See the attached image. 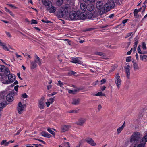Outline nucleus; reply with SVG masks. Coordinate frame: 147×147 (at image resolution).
<instances>
[{
  "mask_svg": "<svg viewBox=\"0 0 147 147\" xmlns=\"http://www.w3.org/2000/svg\"><path fill=\"white\" fill-rule=\"evenodd\" d=\"M115 5V3L113 1H109L105 4L104 5V9L102 11L99 13L100 15H102L106 12H107L111 9L113 8Z\"/></svg>",
  "mask_w": 147,
  "mask_h": 147,
  "instance_id": "4",
  "label": "nucleus"
},
{
  "mask_svg": "<svg viewBox=\"0 0 147 147\" xmlns=\"http://www.w3.org/2000/svg\"><path fill=\"white\" fill-rule=\"evenodd\" d=\"M134 70H137L139 69V67L138 66V64L134 61H132Z\"/></svg>",
  "mask_w": 147,
  "mask_h": 147,
  "instance_id": "28",
  "label": "nucleus"
},
{
  "mask_svg": "<svg viewBox=\"0 0 147 147\" xmlns=\"http://www.w3.org/2000/svg\"><path fill=\"white\" fill-rule=\"evenodd\" d=\"M140 45H139L138 47V49H137V50H138V52L140 54H141V53H142V51H141V49L140 48Z\"/></svg>",
  "mask_w": 147,
  "mask_h": 147,
  "instance_id": "49",
  "label": "nucleus"
},
{
  "mask_svg": "<svg viewBox=\"0 0 147 147\" xmlns=\"http://www.w3.org/2000/svg\"><path fill=\"white\" fill-rule=\"evenodd\" d=\"M140 58L141 60H143L144 61L146 62L147 61V55H140Z\"/></svg>",
  "mask_w": 147,
  "mask_h": 147,
  "instance_id": "27",
  "label": "nucleus"
},
{
  "mask_svg": "<svg viewBox=\"0 0 147 147\" xmlns=\"http://www.w3.org/2000/svg\"><path fill=\"white\" fill-rule=\"evenodd\" d=\"M0 71L4 72V74L7 76L10 73V71L8 68L6 67L5 66L0 65Z\"/></svg>",
  "mask_w": 147,
  "mask_h": 147,
  "instance_id": "6",
  "label": "nucleus"
},
{
  "mask_svg": "<svg viewBox=\"0 0 147 147\" xmlns=\"http://www.w3.org/2000/svg\"><path fill=\"white\" fill-rule=\"evenodd\" d=\"M14 96V92L10 93L6 96V99L9 102H11L13 100Z\"/></svg>",
  "mask_w": 147,
  "mask_h": 147,
  "instance_id": "12",
  "label": "nucleus"
},
{
  "mask_svg": "<svg viewBox=\"0 0 147 147\" xmlns=\"http://www.w3.org/2000/svg\"><path fill=\"white\" fill-rule=\"evenodd\" d=\"M141 141L144 142L146 144V143L147 142V133L142 138Z\"/></svg>",
  "mask_w": 147,
  "mask_h": 147,
  "instance_id": "29",
  "label": "nucleus"
},
{
  "mask_svg": "<svg viewBox=\"0 0 147 147\" xmlns=\"http://www.w3.org/2000/svg\"><path fill=\"white\" fill-rule=\"evenodd\" d=\"M44 5L45 6H47L48 7L52 6V3L51 2L48 0H42Z\"/></svg>",
  "mask_w": 147,
  "mask_h": 147,
  "instance_id": "20",
  "label": "nucleus"
},
{
  "mask_svg": "<svg viewBox=\"0 0 147 147\" xmlns=\"http://www.w3.org/2000/svg\"><path fill=\"white\" fill-rule=\"evenodd\" d=\"M94 54L95 55H98L99 56L102 57H105V54L102 52L96 51L94 52Z\"/></svg>",
  "mask_w": 147,
  "mask_h": 147,
  "instance_id": "26",
  "label": "nucleus"
},
{
  "mask_svg": "<svg viewBox=\"0 0 147 147\" xmlns=\"http://www.w3.org/2000/svg\"><path fill=\"white\" fill-rule=\"evenodd\" d=\"M102 106L100 104H99L98 105V109L99 111H100V110L101 109Z\"/></svg>",
  "mask_w": 147,
  "mask_h": 147,
  "instance_id": "61",
  "label": "nucleus"
},
{
  "mask_svg": "<svg viewBox=\"0 0 147 147\" xmlns=\"http://www.w3.org/2000/svg\"><path fill=\"white\" fill-rule=\"evenodd\" d=\"M146 143L144 142H142L141 141L139 142V144H135L134 147H145Z\"/></svg>",
  "mask_w": 147,
  "mask_h": 147,
  "instance_id": "18",
  "label": "nucleus"
},
{
  "mask_svg": "<svg viewBox=\"0 0 147 147\" xmlns=\"http://www.w3.org/2000/svg\"><path fill=\"white\" fill-rule=\"evenodd\" d=\"M1 46H2V48L4 49L5 50H7L8 51H10L7 48V47L4 45V43H3V44H2Z\"/></svg>",
  "mask_w": 147,
  "mask_h": 147,
  "instance_id": "39",
  "label": "nucleus"
},
{
  "mask_svg": "<svg viewBox=\"0 0 147 147\" xmlns=\"http://www.w3.org/2000/svg\"><path fill=\"white\" fill-rule=\"evenodd\" d=\"M123 129L121 127L117 129V134H119L120 133L121 131L123 130Z\"/></svg>",
  "mask_w": 147,
  "mask_h": 147,
  "instance_id": "40",
  "label": "nucleus"
},
{
  "mask_svg": "<svg viewBox=\"0 0 147 147\" xmlns=\"http://www.w3.org/2000/svg\"><path fill=\"white\" fill-rule=\"evenodd\" d=\"M115 79V83L116 84L118 88L119 89L120 87L121 82V80L120 78V76L119 75V73H117L116 74Z\"/></svg>",
  "mask_w": 147,
  "mask_h": 147,
  "instance_id": "7",
  "label": "nucleus"
},
{
  "mask_svg": "<svg viewBox=\"0 0 147 147\" xmlns=\"http://www.w3.org/2000/svg\"><path fill=\"white\" fill-rule=\"evenodd\" d=\"M132 50H133V48H131V49L130 50V51H128L127 52V55H130L131 54V53L132 52Z\"/></svg>",
  "mask_w": 147,
  "mask_h": 147,
  "instance_id": "55",
  "label": "nucleus"
},
{
  "mask_svg": "<svg viewBox=\"0 0 147 147\" xmlns=\"http://www.w3.org/2000/svg\"><path fill=\"white\" fill-rule=\"evenodd\" d=\"M81 16H82V17L84 18L83 20L86 18L90 19L92 17L93 14L92 12L88 11L87 12L86 15H85L82 12H81Z\"/></svg>",
  "mask_w": 147,
  "mask_h": 147,
  "instance_id": "8",
  "label": "nucleus"
},
{
  "mask_svg": "<svg viewBox=\"0 0 147 147\" xmlns=\"http://www.w3.org/2000/svg\"><path fill=\"white\" fill-rule=\"evenodd\" d=\"M8 78L10 83H12L15 80V76L14 75L12 74H8Z\"/></svg>",
  "mask_w": 147,
  "mask_h": 147,
  "instance_id": "17",
  "label": "nucleus"
},
{
  "mask_svg": "<svg viewBox=\"0 0 147 147\" xmlns=\"http://www.w3.org/2000/svg\"><path fill=\"white\" fill-rule=\"evenodd\" d=\"M6 105V104H4L2 102H1L0 103V110H1Z\"/></svg>",
  "mask_w": 147,
  "mask_h": 147,
  "instance_id": "35",
  "label": "nucleus"
},
{
  "mask_svg": "<svg viewBox=\"0 0 147 147\" xmlns=\"http://www.w3.org/2000/svg\"><path fill=\"white\" fill-rule=\"evenodd\" d=\"M54 97H53L52 98H50L49 100H47V101H49V102H50V103H53L54 100Z\"/></svg>",
  "mask_w": 147,
  "mask_h": 147,
  "instance_id": "48",
  "label": "nucleus"
},
{
  "mask_svg": "<svg viewBox=\"0 0 147 147\" xmlns=\"http://www.w3.org/2000/svg\"><path fill=\"white\" fill-rule=\"evenodd\" d=\"M41 135L42 136L48 138H50L51 136V135L48 133L43 131L41 132Z\"/></svg>",
  "mask_w": 147,
  "mask_h": 147,
  "instance_id": "23",
  "label": "nucleus"
},
{
  "mask_svg": "<svg viewBox=\"0 0 147 147\" xmlns=\"http://www.w3.org/2000/svg\"><path fill=\"white\" fill-rule=\"evenodd\" d=\"M17 76H18V78H19L21 80H22V78H21L20 76V73H17Z\"/></svg>",
  "mask_w": 147,
  "mask_h": 147,
  "instance_id": "59",
  "label": "nucleus"
},
{
  "mask_svg": "<svg viewBox=\"0 0 147 147\" xmlns=\"http://www.w3.org/2000/svg\"><path fill=\"white\" fill-rule=\"evenodd\" d=\"M68 112L69 113H77V112L76 110H71V111H68Z\"/></svg>",
  "mask_w": 147,
  "mask_h": 147,
  "instance_id": "53",
  "label": "nucleus"
},
{
  "mask_svg": "<svg viewBox=\"0 0 147 147\" xmlns=\"http://www.w3.org/2000/svg\"><path fill=\"white\" fill-rule=\"evenodd\" d=\"M47 9L49 11L50 13H55L56 10L55 7L52 5L51 6V7H48Z\"/></svg>",
  "mask_w": 147,
  "mask_h": 147,
  "instance_id": "21",
  "label": "nucleus"
},
{
  "mask_svg": "<svg viewBox=\"0 0 147 147\" xmlns=\"http://www.w3.org/2000/svg\"><path fill=\"white\" fill-rule=\"evenodd\" d=\"M146 7V5H144L142 7V8H143V10L142 11V13L144 12L145 11V9Z\"/></svg>",
  "mask_w": 147,
  "mask_h": 147,
  "instance_id": "52",
  "label": "nucleus"
},
{
  "mask_svg": "<svg viewBox=\"0 0 147 147\" xmlns=\"http://www.w3.org/2000/svg\"><path fill=\"white\" fill-rule=\"evenodd\" d=\"M96 7L100 11V12L101 11H102L104 9V5H103V3L102 2L98 1L96 3Z\"/></svg>",
  "mask_w": 147,
  "mask_h": 147,
  "instance_id": "11",
  "label": "nucleus"
},
{
  "mask_svg": "<svg viewBox=\"0 0 147 147\" xmlns=\"http://www.w3.org/2000/svg\"><path fill=\"white\" fill-rule=\"evenodd\" d=\"M26 107V105L25 104H22V103L20 102L18 104L17 107V109L18 113L19 114H21L23 113V111L24 110V109Z\"/></svg>",
  "mask_w": 147,
  "mask_h": 147,
  "instance_id": "5",
  "label": "nucleus"
},
{
  "mask_svg": "<svg viewBox=\"0 0 147 147\" xmlns=\"http://www.w3.org/2000/svg\"><path fill=\"white\" fill-rule=\"evenodd\" d=\"M71 127V126L70 125H64L62 126L61 129V132H64L68 131Z\"/></svg>",
  "mask_w": 147,
  "mask_h": 147,
  "instance_id": "15",
  "label": "nucleus"
},
{
  "mask_svg": "<svg viewBox=\"0 0 147 147\" xmlns=\"http://www.w3.org/2000/svg\"><path fill=\"white\" fill-rule=\"evenodd\" d=\"M85 2H87L89 1L91 3H93L95 2V0H83Z\"/></svg>",
  "mask_w": 147,
  "mask_h": 147,
  "instance_id": "47",
  "label": "nucleus"
},
{
  "mask_svg": "<svg viewBox=\"0 0 147 147\" xmlns=\"http://www.w3.org/2000/svg\"><path fill=\"white\" fill-rule=\"evenodd\" d=\"M134 16L136 17V18H138L139 17V16L138 15V13H134Z\"/></svg>",
  "mask_w": 147,
  "mask_h": 147,
  "instance_id": "63",
  "label": "nucleus"
},
{
  "mask_svg": "<svg viewBox=\"0 0 147 147\" xmlns=\"http://www.w3.org/2000/svg\"><path fill=\"white\" fill-rule=\"evenodd\" d=\"M45 98L44 97H42L39 101V107L40 109H43L44 107V100Z\"/></svg>",
  "mask_w": 147,
  "mask_h": 147,
  "instance_id": "14",
  "label": "nucleus"
},
{
  "mask_svg": "<svg viewBox=\"0 0 147 147\" xmlns=\"http://www.w3.org/2000/svg\"><path fill=\"white\" fill-rule=\"evenodd\" d=\"M80 101V98H74L73 99L72 104L75 105H78L79 104Z\"/></svg>",
  "mask_w": 147,
  "mask_h": 147,
  "instance_id": "25",
  "label": "nucleus"
},
{
  "mask_svg": "<svg viewBox=\"0 0 147 147\" xmlns=\"http://www.w3.org/2000/svg\"><path fill=\"white\" fill-rule=\"evenodd\" d=\"M95 9V7L92 4H88L87 5V9L88 11L92 12L94 11Z\"/></svg>",
  "mask_w": 147,
  "mask_h": 147,
  "instance_id": "16",
  "label": "nucleus"
},
{
  "mask_svg": "<svg viewBox=\"0 0 147 147\" xmlns=\"http://www.w3.org/2000/svg\"><path fill=\"white\" fill-rule=\"evenodd\" d=\"M8 5H9V6H10L12 7L14 9H16L17 8V7H15V6L11 4H9Z\"/></svg>",
  "mask_w": 147,
  "mask_h": 147,
  "instance_id": "64",
  "label": "nucleus"
},
{
  "mask_svg": "<svg viewBox=\"0 0 147 147\" xmlns=\"http://www.w3.org/2000/svg\"><path fill=\"white\" fill-rule=\"evenodd\" d=\"M86 121V118H81L78 119V121L76 123V124L79 126H83Z\"/></svg>",
  "mask_w": 147,
  "mask_h": 147,
  "instance_id": "10",
  "label": "nucleus"
},
{
  "mask_svg": "<svg viewBox=\"0 0 147 147\" xmlns=\"http://www.w3.org/2000/svg\"><path fill=\"white\" fill-rule=\"evenodd\" d=\"M135 42L134 43V45L137 46V44L138 43V38L137 37H136L135 38Z\"/></svg>",
  "mask_w": 147,
  "mask_h": 147,
  "instance_id": "41",
  "label": "nucleus"
},
{
  "mask_svg": "<svg viewBox=\"0 0 147 147\" xmlns=\"http://www.w3.org/2000/svg\"><path fill=\"white\" fill-rule=\"evenodd\" d=\"M131 61V56H129L127 57L126 59V61L127 62H129Z\"/></svg>",
  "mask_w": 147,
  "mask_h": 147,
  "instance_id": "45",
  "label": "nucleus"
},
{
  "mask_svg": "<svg viewBox=\"0 0 147 147\" xmlns=\"http://www.w3.org/2000/svg\"><path fill=\"white\" fill-rule=\"evenodd\" d=\"M5 10L7 12H9L10 14L13 16V17L14 16V15L13 14L11 11H10L9 9H8L7 7H5Z\"/></svg>",
  "mask_w": 147,
  "mask_h": 147,
  "instance_id": "34",
  "label": "nucleus"
},
{
  "mask_svg": "<svg viewBox=\"0 0 147 147\" xmlns=\"http://www.w3.org/2000/svg\"><path fill=\"white\" fill-rule=\"evenodd\" d=\"M80 7L81 9L83 12H84L87 8V5L84 3H80Z\"/></svg>",
  "mask_w": 147,
  "mask_h": 147,
  "instance_id": "19",
  "label": "nucleus"
},
{
  "mask_svg": "<svg viewBox=\"0 0 147 147\" xmlns=\"http://www.w3.org/2000/svg\"><path fill=\"white\" fill-rule=\"evenodd\" d=\"M70 19L71 20L81 19L83 20L84 18L82 17L81 13L80 11H78L76 12L75 11H71L69 14Z\"/></svg>",
  "mask_w": 147,
  "mask_h": 147,
  "instance_id": "3",
  "label": "nucleus"
},
{
  "mask_svg": "<svg viewBox=\"0 0 147 147\" xmlns=\"http://www.w3.org/2000/svg\"><path fill=\"white\" fill-rule=\"evenodd\" d=\"M130 66L129 65H127L125 66L124 68L125 69V71L126 73V76L128 79L130 78Z\"/></svg>",
  "mask_w": 147,
  "mask_h": 147,
  "instance_id": "13",
  "label": "nucleus"
},
{
  "mask_svg": "<svg viewBox=\"0 0 147 147\" xmlns=\"http://www.w3.org/2000/svg\"><path fill=\"white\" fill-rule=\"evenodd\" d=\"M142 48L144 50H145L146 49V47L145 42H143L142 43Z\"/></svg>",
  "mask_w": 147,
  "mask_h": 147,
  "instance_id": "42",
  "label": "nucleus"
},
{
  "mask_svg": "<svg viewBox=\"0 0 147 147\" xmlns=\"http://www.w3.org/2000/svg\"><path fill=\"white\" fill-rule=\"evenodd\" d=\"M77 91V90H68V93L69 94H75Z\"/></svg>",
  "mask_w": 147,
  "mask_h": 147,
  "instance_id": "38",
  "label": "nucleus"
},
{
  "mask_svg": "<svg viewBox=\"0 0 147 147\" xmlns=\"http://www.w3.org/2000/svg\"><path fill=\"white\" fill-rule=\"evenodd\" d=\"M63 146H61L59 145V147H70L69 144V142H66L64 143L63 144Z\"/></svg>",
  "mask_w": 147,
  "mask_h": 147,
  "instance_id": "31",
  "label": "nucleus"
},
{
  "mask_svg": "<svg viewBox=\"0 0 147 147\" xmlns=\"http://www.w3.org/2000/svg\"><path fill=\"white\" fill-rule=\"evenodd\" d=\"M19 87L18 85H16L14 87V89L16 91H17L18 88Z\"/></svg>",
  "mask_w": 147,
  "mask_h": 147,
  "instance_id": "57",
  "label": "nucleus"
},
{
  "mask_svg": "<svg viewBox=\"0 0 147 147\" xmlns=\"http://www.w3.org/2000/svg\"><path fill=\"white\" fill-rule=\"evenodd\" d=\"M85 141L87 143L92 146H94L96 145V142L91 138L87 137L85 139Z\"/></svg>",
  "mask_w": 147,
  "mask_h": 147,
  "instance_id": "9",
  "label": "nucleus"
},
{
  "mask_svg": "<svg viewBox=\"0 0 147 147\" xmlns=\"http://www.w3.org/2000/svg\"><path fill=\"white\" fill-rule=\"evenodd\" d=\"M142 140V135L138 132H135L131 136L130 141L133 144H138Z\"/></svg>",
  "mask_w": 147,
  "mask_h": 147,
  "instance_id": "2",
  "label": "nucleus"
},
{
  "mask_svg": "<svg viewBox=\"0 0 147 147\" xmlns=\"http://www.w3.org/2000/svg\"><path fill=\"white\" fill-rule=\"evenodd\" d=\"M72 61L71 62L75 63H78L79 64H81V61H79L77 58H73L72 59Z\"/></svg>",
  "mask_w": 147,
  "mask_h": 147,
  "instance_id": "24",
  "label": "nucleus"
},
{
  "mask_svg": "<svg viewBox=\"0 0 147 147\" xmlns=\"http://www.w3.org/2000/svg\"><path fill=\"white\" fill-rule=\"evenodd\" d=\"M76 73H77L76 72H75L74 71H70L69 73L68 74H69L70 75H71L72 74L74 75Z\"/></svg>",
  "mask_w": 147,
  "mask_h": 147,
  "instance_id": "51",
  "label": "nucleus"
},
{
  "mask_svg": "<svg viewBox=\"0 0 147 147\" xmlns=\"http://www.w3.org/2000/svg\"><path fill=\"white\" fill-rule=\"evenodd\" d=\"M9 143V142H7V140H4L2 141L1 142V145H2L4 144L5 145L7 146Z\"/></svg>",
  "mask_w": 147,
  "mask_h": 147,
  "instance_id": "30",
  "label": "nucleus"
},
{
  "mask_svg": "<svg viewBox=\"0 0 147 147\" xmlns=\"http://www.w3.org/2000/svg\"><path fill=\"white\" fill-rule=\"evenodd\" d=\"M22 97L24 98H28V96L25 93H24L22 95Z\"/></svg>",
  "mask_w": 147,
  "mask_h": 147,
  "instance_id": "44",
  "label": "nucleus"
},
{
  "mask_svg": "<svg viewBox=\"0 0 147 147\" xmlns=\"http://www.w3.org/2000/svg\"><path fill=\"white\" fill-rule=\"evenodd\" d=\"M57 84L59 85L61 87H62L63 85V84L60 80L58 81V83Z\"/></svg>",
  "mask_w": 147,
  "mask_h": 147,
  "instance_id": "46",
  "label": "nucleus"
},
{
  "mask_svg": "<svg viewBox=\"0 0 147 147\" xmlns=\"http://www.w3.org/2000/svg\"><path fill=\"white\" fill-rule=\"evenodd\" d=\"M116 68H117V67H116L115 66H114L112 68V69L111 70H110V71H109V73H110L111 72L113 71L116 69Z\"/></svg>",
  "mask_w": 147,
  "mask_h": 147,
  "instance_id": "50",
  "label": "nucleus"
},
{
  "mask_svg": "<svg viewBox=\"0 0 147 147\" xmlns=\"http://www.w3.org/2000/svg\"><path fill=\"white\" fill-rule=\"evenodd\" d=\"M132 33V32L129 33L127 34L126 35V36L125 37V38H126L127 37H128L129 36H130L131 34Z\"/></svg>",
  "mask_w": 147,
  "mask_h": 147,
  "instance_id": "58",
  "label": "nucleus"
},
{
  "mask_svg": "<svg viewBox=\"0 0 147 147\" xmlns=\"http://www.w3.org/2000/svg\"><path fill=\"white\" fill-rule=\"evenodd\" d=\"M106 80L105 79H103L101 80V84L102 85L103 84L105 83L106 82Z\"/></svg>",
  "mask_w": 147,
  "mask_h": 147,
  "instance_id": "54",
  "label": "nucleus"
},
{
  "mask_svg": "<svg viewBox=\"0 0 147 147\" xmlns=\"http://www.w3.org/2000/svg\"><path fill=\"white\" fill-rule=\"evenodd\" d=\"M69 6L66 4L64 7H61L56 12L55 14L59 18H62L66 16L69 11Z\"/></svg>",
  "mask_w": 147,
  "mask_h": 147,
  "instance_id": "1",
  "label": "nucleus"
},
{
  "mask_svg": "<svg viewBox=\"0 0 147 147\" xmlns=\"http://www.w3.org/2000/svg\"><path fill=\"white\" fill-rule=\"evenodd\" d=\"M47 131L53 135L54 136L55 135V132L52 130L51 128L49 127L48 128H47Z\"/></svg>",
  "mask_w": 147,
  "mask_h": 147,
  "instance_id": "36",
  "label": "nucleus"
},
{
  "mask_svg": "<svg viewBox=\"0 0 147 147\" xmlns=\"http://www.w3.org/2000/svg\"><path fill=\"white\" fill-rule=\"evenodd\" d=\"M6 34V35L8 36L9 37H11V35L10 34L9 32H7L6 31L5 32Z\"/></svg>",
  "mask_w": 147,
  "mask_h": 147,
  "instance_id": "62",
  "label": "nucleus"
},
{
  "mask_svg": "<svg viewBox=\"0 0 147 147\" xmlns=\"http://www.w3.org/2000/svg\"><path fill=\"white\" fill-rule=\"evenodd\" d=\"M37 62L36 60H35L34 61L31 62V69H33L36 68L37 66L36 63Z\"/></svg>",
  "mask_w": 147,
  "mask_h": 147,
  "instance_id": "22",
  "label": "nucleus"
},
{
  "mask_svg": "<svg viewBox=\"0 0 147 147\" xmlns=\"http://www.w3.org/2000/svg\"><path fill=\"white\" fill-rule=\"evenodd\" d=\"M63 2V0H57V5L58 6H61Z\"/></svg>",
  "mask_w": 147,
  "mask_h": 147,
  "instance_id": "33",
  "label": "nucleus"
},
{
  "mask_svg": "<svg viewBox=\"0 0 147 147\" xmlns=\"http://www.w3.org/2000/svg\"><path fill=\"white\" fill-rule=\"evenodd\" d=\"M35 139L36 140H38V141H39L42 142L44 144H45V142L44 141H43V140H41L39 139Z\"/></svg>",
  "mask_w": 147,
  "mask_h": 147,
  "instance_id": "56",
  "label": "nucleus"
},
{
  "mask_svg": "<svg viewBox=\"0 0 147 147\" xmlns=\"http://www.w3.org/2000/svg\"><path fill=\"white\" fill-rule=\"evenodd\" d=\"M100 88L101 89L102 91H104L105 90L106 88V87L105 86H102Z\"/></svg>",
  "mask_w": 147,
  "mask_h": 147,
  "instance_id": "60",
  "label": "nucleus"
},
{
  "mask_svg": "<svg viewBox=\"0 0 147 147\" xmlns=\"http://www.w3.org/2000/svg\"><path fill=\"white\" fill-rule=\"evenodd\" d=\"M95 96H105V94L104 93H102V92H98V93L96 94L95 95Z\"/></svg>",
  "mask_w": 147,
  "mask_h": 147,
  "instance_id": "32",
  "label": "nucleus"
},
{
  "mask_svg": "<svg viewBox=\"0 0 147 147\" xmlns=\"http://www.w3.org/2000/svg\"><path fill=\"white\" fill-rule=\"evenodd\" d=\"M31 24H36L38 23L37 21L35 20L32 19L31 20Z\"/></svg>",
  "mask_w": 147,
  "mask_h": 147,
  "instance_id": "43",
  "label": "nucleus"
},
{
  "mask_svg": "<svg viewBox=\"0 0 147 147\" xmlns=\"http://www.w3.org/2000/svg\"><path fill=\"white\" fill-rule=\"evenodd\" d=\"M36 57L37 60V63H38V64L40 65L41 64V62L39 57L37 55H36Z\"/></svg>",
  "mask_w": 147,
  "mask_h": 147,
  "instance_id": "37",
  "label": "nucleus"
}]
</instances>
